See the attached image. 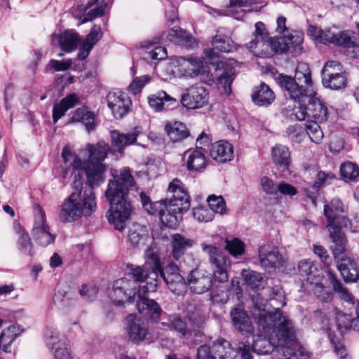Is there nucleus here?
<instances>
[{
    "instance_id": "nucleus-1",
    "label": "nucleus",
    "mask_w": 359,
    "mask_h": 359,
    "mask_svg": "<svg viewBox=\"0 0 359 359\" xmlns=\"http://www.w3.org/2000/svg\"><path fill=\"white\" fill-rule=\"evenodd\" d=\"M135 187L134 178L128 168H123L119 175L108 182L104 194L110 205L107 219L118 231H122L130 219L132 206L128 200V191Z\"/></svg>"
},
{
    "instance_id": "nucleus-2",
    "label": "nucleus",
    "mask_w": 359,
    "mask_h": 359,
    "mask_svg": "<svg viewBox=\"0 0 359 359\" xmlns=\"http://www.w3.org/2000/svg\"><path fill=\"white\" fill-rule=\"evenodd\" d=\"M140 197L148 213L154 215L158 211L162 224L169 228L177 227L182 220L181 215L190 208V196L184 184L178 179L170 182L168 198L164 201L151 204L149 198L144 193L140 194Z\"/></svg>"
},
{
    "instance_id": "nucleus-3",
    "label": "nucleus",
    "mask_w": 359,
    "mask_h": 359,
    "mask_svg": "<svg viewBox=\"0 0 359 359\" xmlns=\"http://www.w3.org/2000/svg\"><path fill=\"white\" fill-rule=\"evenodd\" d=\"M255 309L259 313L254 316L258 325L262 327V332L270 337L278 346L286 347L295 345L297 341V330L290 318L283 313L278 308L273 311L266 312L264 304L255 303Z\"/></svg>"
},
{
    "instance_id": "nucleus-4",
    "label": "nucleus",
    "mask_w": 359,
    "mask_h": 359,
    "mask_svg": "<svg viewBox=\"0 0 359 359\" xmlns=\"http://www.w3.org/2000/svg\"><path fill=\"white\" fill-rule=\"evenodd\" d=\"M72 188L74 191L65 199L60 205L58 217L63 223H71L80 219L82 217H89L96 210L97 205L94 191L83 189V178L78 173L75 175Z\"/></svg>"
},
{
    "instance_id": "nucleus-5",
    "label": "nucleus",
    "mask_w": 359,
    "mask_h": 359,
    "mask_svg": "<svg viewBox=\"0 0 359 359\" xmlns=\"http://www.w3.org/2000/svg\"><path fill=\"white\" fill-rule=\"evenodd\" d=\"M279 80L280 84L287 93L285 95L292 100L308 99L315 92L309 66L305 62L298 63L294 78L281 75Z\"/></svg>"
},
{
    "instance_id": "nucleus-6",
    "label": "nucleus",
    "mask_w": 359,
    "mask_h": 359,
    "mask_svg": "<svg viewBox=\"0 0 359 359\" xmlns=\"http://www.w3.org/2000/svg\"><path fill=\"white\" fill-rule=\"evenodd\" d=\"M61 156L66 167L69 166L74 170L85 172L86 184L90 187L88 189L93 191L95 187H98L104 182L106 167L103 163L83 161L72 153L67 145L63 147Z\"/></svg>"
},
{
    "instance_id": "nucleus-7",
    "label": "nucleus",
    "mask_w": 359,
    "mask_h": 359,
    "mask_svg": "<svg viewBox=\"0 0 359 359\" xmlns=\"http://www.w3.org/2000/svg\"><path fill=\"white\" fill-rule=\"evenodd\" d=\"M32 235L36 243L42 247L53 243L56 238V234L50 231L47 223L45 212L39 205L34 208Z\"/></svg>"
},
{
    "instance_id": "nucleus-8",
    "label": "nucleus",
    "mask_w": 359,
    "mask_h": 359,
    "mask_svg": "<svg viewBox=\"0 0 359 359\" xmlns=\"http://www.w3.org/2000/svg\"><path fill=\"white\" fill-rule=\"evenodd\" d=\"M323 86L332 90H340L346 86L347 78L340 63L336 61L327 62L322 71Z\"/></svg>"
},
{
    "instance_id": "nucleus-9",
    "label": "nucleus",
    "mask_w": 359,
    "mask_h": 359,
    "mask_svg": "<svg viewBox=\"0 0 359 359\" xmlns=\"http://www.w3.org/2000/svg\"><path fill=\"white\" fill-rule=\"evenodd\" d=\"M202 250L209 256V261L212 266L213 277L215 281L224 283L228 280V258L223 255L219 250L212 245L203 243Z\"/></svg>"
},
{
    "instance_id": "nucleus-10",
    "label": "nucleus",
    "mask_w": 359,
    "mask_h": 359,
    "mask_svg": "<svg viewBox=\"0 0 359 359\" xmlns=\"http://www.w3.org/2000/svg\"><path fill=\"white\" fill-rule=\"evenodd\" d=\"M137 292L135 282L125 277L114 282L109 296L114 304L121 306L124 302L134 301L137 298Z\"/></svg>"
},
{
    "instance_id": "nucleus-11",
    "label": "nucleus",
    "mask_w": 359,
    "mask_h": 359,
    "mask_svg": "<svg viewBox=\"0 0 359 359\" xmlns=\"http://www.w3.org/2000/svg\"><path fill=\"white\" fill-rule=\"evenodd\" d=\"M45 341L50 351L52 359H79L71 355L64 337L57 330L47 328L45 332Z\"/></svg>"
},
{
    "instance_id": "nucleus-12",
    "label": "nucleus",
    "mask_w": 359,
    "mask_h": 359,
    "mask_svg": "<svg viewBox=\"0 0 359 359\" xmlns=\"http://www.w3.org/2000/svg\"><path fill=\"white\" fill-rule=\"evenodd\" d=\"M173 70L179 77L194 78L200 74L205 65L203 57H178L173 60Z\"/></svg>"
},
{
    "instance_id": "nucleus-13",
    "label": "nucleus",
    "mask_w": 359,
    "mask_h": 359,
    "mask_svg": "<svg viewBox=\"0 0 359 359\" xmlns=\"http://www.w3.org/2000/svg\"><path fill=\"white\" fill-rule=\"evenodd\" d=\"M255 30L253 33L255 39L247 43L245 46L257 56H266L268 48L271 46L269 34L263 22H257L255 23Z\"/></svg>"
},
{
    "instance_id": "nucleus-14",
    "label": "nucleus",
    "mask_w": 359,
    "mask_h": 359,
    "mask_svg": "<svg viewBox=\"0 0 359 359\" xmlns=\"http://www.w3.org/2000/svg\"><path fill=\"white\" fill-rule=\"evenodd\" d=\"M145 264L150 269L151 281L142 287L144 291H156L158 284V273L163 270L158 255V250L156 246H151L145 251Z\"/></svg>"
},
{
    "instance_id": "nucleus-15",
    "label": "nucleus",
    "mask_w": 359,
    "mask_h": 359,
    "mask_svg": "<svg viewBox=\"0 0 359 359\" xmlns=\"http://www.w3.org/2000/svg\"><path fill=\"white\" fill-rule=\"evenodd\" d=\"M107 105L116 118H121L128 113L132 104L128 95L121 91L109 92L106 97Z\"/></svg>"
},
{
    "instance_id": "nucleus-16",
    "label": "nucleus",
    "mask_w": 359,
    "mask_h": 359,
    "mask_svg": "<svg viewBox=\"0 0 359 359\" xmlns=\"http://www.w3.org/2000/svg\"><path fill=\"white\" fill-rule=\"evenodd\" d=\"M234 63L233 60H229L228 61H219L216 65L217 84L219 88H223L224 92L227 95L231 92V86L235 77Z\"/></svg>"
},
{
    "instance_id": "nucleus-17",
    "label": "nucleus",
    "mask_w": 359,
    "mask_h": 359,
    "mask_svg": "<svg viewBox=\"0 0 359 359\" xmlns=\"http://www.w3.org/2000/svg\"><path fill=\"white\" fill-rule=\"evenodd\" d=\"M140 286L137 292V308L139 312L144 316L149 318L151 320H157L162 312V309L159 304L154 300L147 298L144 295L148 292H152L151 290L144 291Z\"/></svg>"
},
{
    "instance_id": "nucleus-18",
    "label": "nucleus",
    "mask_w": 359,
    "mask_h": 359,
    "mask_svg": "<svg viewBox=\"0 0 359 359\" xmlns=\"http://www.w3.org/2000/svg\"><path fill=\"white\" fill-rule=\"evenodd\" d=\"M187 285L191 292L196 294H203L211 288L212 278L207 271L195 269L191 271L187 277Z\"/></svg>"
},
{
    "instance_id": "nucleus-19",
    "label": "nucleus",
    "mask_w": 359,
    "mask_h": 359,
    "mask_svg": "<svg viewBox=\"0 0 359 359\" xmlns=\"http://www.w3.org/2000/svg\"><path fill=\"white\" fill-rule=\"evenodd\" d=\"M126 332L129 339L136 344L142 342L149 333L144 321L133 313L126 318Z\"/></svg>"
},
{
    "instance_id": "nucleus-20",
    "label": "nucleus",
    "mask_w": 359,
    "mask_h": 359,
    "mask_svg": "<svg viewBox=\"0 0 359 359\" xmlns=\"http://www.w3.org/2000/svg\"><path fill=\"white\" fill-rule=\"evenodd\" d=\"M179 271L176 264H170L158 273V277L163 278L170 290L175 294L181 293L186 287L184 279Z\"/></svg>"
},
{
    "instance_id": "nucleus-21",
    "label": "nucleus",
    "mask_w": 359,
    "mask_h": 359,
    "mask_svg": "<svg viewBox=\"0 0 359 359\" xmlns=\"http://www.w3.org/2000/svg\"><path fill=\"white\" fill-rule=\"evenodd\" d=\"M180 102L187 109L201 108L208 102V93L203 86H191L182 95Z\"/></svg>"
},
{
    "instance_id": "nucleus-22",
    "label": "nucleus",
    "mask_w": 359,
    "mask_h": 359,
    "mask_svg": "<svg viewBox=\"0 0 359 359\" xmlns=\"http://www.w3.org/2000/svg\"><path fill=\"white\" fill-rule=\"evenodd\" d=\"M259 260L265 269L278 268L282 266L283 259L278 249L270 245H264L259 248Z\"/></svg>"
},
{
    "instance_id": "nucleus-23",
    "label": "nucleus",
    "mask_w": 359,
    "mask_h": 359,
    "mask_svg": "<svg viewBox=\"0 0 359 359\" xmlns=\"http://www.w3.org/2000/svg\"><path fill=\"white\" fill-rule=\"evenodd\" d=\"M337 266L345 282L354 283L359 278L358 264L353 258L342 255L337 258Z\"/></svg>"
},
{
    "instance_id": "nucleus-24",
    "label": "nucleus",
    "mask_w": 359,
    "mask_h": 359,
    "mask_svg": "<svg viewBox=\"0 0 359 359\" xmlns=\"http://www.w3.org/2000/svg\"><path fill=\"white\" fill-rule=\"evenodd\" d=\"M299 102H308L309 117L318 123H324L328 118V109L325 104L316 97V93L314 92L311 97L308 99L302 98L298 100Z\"/></svg>"
},
{
    "instance_id": "nucleus-25",
    "label": "nucleus",
    "mask_w": 359,
    "mask_h": 359,
    "mask_svg": "<svg viewBox=\"0 0 359 359\" xmlns=\"http://www.w3.org/2000/svg\"><path fill=\"white\" fill-rule=\"evenodd\" d=\"M324 215L327 220V225L332 227L342 226L341 214L344 212V205L339 198L332 199L330 203L324 205Z\"/></svg>"
},
{
    "instance_id": "nucleus-26",
    "label": "nucleus",
    "mask_w": 359,
    "mask_h": 359,
    "mask_svg": "<svg viewBox=\"0 0 359 359\" xmlns=\"http://www.w3.org/2000/svg\"><path fill=\"white\" fill-rule=\"evenodd\" d=\"M326 228L329 231L330 238L332 243L330 248L334 258L344 255L343 254L346 248L347 241L345 234L341 231L343 226L332 227L331 225H327Z\"/></svg>"
},
{
    "instance_id": "nucleus-27",
    "label": "nucleus",
    "mask_w": 359,
    "mask_h": 359,
    "mask_svg": "<svg viewBox=\"0 0 359 359\" xmlns=\"http://www.w3.org/2000/svg\"><path fill=\"white\" fill-rule=\"evenodd\" d=\"M51 40L53 43L57 41L60 48L67 53L76 49L81 42L79 34L73 30H67L60 34H54Z\"/></svg>"
},
{
    "instance_id": "nucleus-28",
    "label": "nucleus",
    "mask_w": 359,
    "mask_h": 359,
    "mask_svg": "<svg viewBox=\"0 0 359 359\" xmlns=\"http://www.w3.org/2000/svg\"><path fill=\"white\" fill-rule=\"evenodd\" d=\"M210 154L217 161H229L233 157V147L229 142L220 140L211 145Z\"/></svg>"
},
{
    "instance_id": "nucleus-29",
    "label": "nucleus",
    "mask_w": 359,
    "mask_h": 359,
    "mask_svg": "<svg viewBox=\"0 0 359 359\" xmlns=\"http://www.w3.org/2000/svg\"><path fill=\"white\" fill-rule=\"evenodd\" d=\"M95 116L94 112L90 111L87 107L77 108L73 113L70 119V123H81L88 132L95 130Z\"/></svg>"
},
{
    "instance_id": "nucleus-30",
    "label": "nucleus",
    "mask_w": 359,
    "mask_h": 359,
    "mask_svg": "<svg viewBox=\"0 0 359 359\" xmlns=\"http://www.w3.org/2000/svg\"><path fill=\"white\" fill-rule=\"evenodd\" d=\"M194 241L180 233L171 236L172 255L174 259L179 260L185 252L192 248Z\"/></svg>"
},
{
    "instance_id": "nucleus-31",
    "label": "nucleus",
    "mask_w": 359,
    "mask_h": 359,
    "mask_svg": "<svg viewBox=\"0 0 359 359\" xmlns=\"http://www.w3.org/2000/svg\"><path fill=\"white\" fill-rule=\"evenodd\" d=\"M169 41L188 48L198 46V41L190 34L180 27L171 29L168 34Z\"/></svg>"
},
{
    "instance_id": "nucleus-32",
    "label": "nucleus",
    "mask_w": 359,
    "mask_h": 359,
    "mask_svg": "<svg viewBox=\"0 0 359 359\" xmlns=\"http://www.w3.org/2000/svg\"><path fill=\"white\" fill-rule=\"evenodd\" d=\"M187 158V166L189 170L200 172L207 165L204 151L201 149H189L184 153Z\"/></svg>"
},
{
    "instance_id": "nucleus-33",
    "label": "nucleus",
    "mask_w": 359,
    "mask_h": 359,
    "mask_svg": "<svg viewBox=\"0 0 359 359\" xmlns=\"http://www.w3.org/2000/svg\"><path fill=\"white\" fill-rule=\"evenodd\" d=\"M112 146L116 148L117 151L121 152L127 146L134 144L138 136V132L136 130L125 134L118 130H112L110 132Z\"/></svg>"
},
{
    "instance_id": "nucleus-34",
    "label": "nucleus",
    "mask_w": 359,
    "mask_h": 359,
    "mask_svg": "<svg viewBox=\"0 0 359 359\" xmlns=\"http://www.w3.org/2000/svg\"><path fill=\"white\" fill-rule=\"evenodd\" d=\"M272 161L282 172L288 169L290 165V152L284 145L277 144L271 149Z\"/></svg>"
},
{
    "instance_id": "nucleus-35",
    "label": "nucleus",
    "mask_w": 359,
    "mask_h": 359,
    "mask_svg": "<svg viewBox=\"0 0 359 359\" xmlns=\"http://www.w3.org/2000/svg\"><path fill=\"white\" fill-rule=\"evenodd\" d=\"M102 32L101 28L98 25H94L89 34L86 36L85 40L81 43L80 51L78 54V57L80 60L86 59L94 45L101 39Z\"/></svg>"
},
{
    "instance_id": "nucleus-36",
    "label": "nucleus",
    "mask_w": 359,
    "mask_h": 359,
    "mask_svg": "<svg viewBox=\"0 0 359 359\" xmlns=\"http://www.w3.org/2000/svg\"><path fill=\"white\" fill-rule=\"evenodd\" d=\"M334 179V175L332 173H326L319 171L316 175L314 184L310 187L306 189L308 197L311 200L312 203L316 205V194L320 189L330 184Z\"/></svg>"
},
{
    "instance_id": "nucleus-37",
    "label": "nucleus",
    "mask_w": 359,
    "mask_h": 359,
    "mask_svg": "<svg viewBox=\"0 0 359 359\" xmlns=\"http://www.w3.org/2000/svg\"><path fill=\"white\" fill-rule=\"evenodd\" d=\"M231 320L236 330L243 333H250L253 327L250 317L240 308H235L231 312Z\"/></svg>"
},
{
    "instance_id": "nucleus-38",
    "label": "nucleus",
    "mask_w": 359,
    "mask_h": 359,
    "mask_svg": "<svg viewBox=\"0 0 359 359\" xmlns=\"http://www.w3.org/2000/svg\"><path fill=\"white\" fill-rule=\"evenodd\" d=\"M275 95L272 90L265 83L257 86L252 94V102L260 107H267L274 100Z\"/></svg>"
},
{
    "instance_id": "nucleus-39",
    "label": "nucleus",
    "mask_w": 359,
    "mask_h": 359,
    "mask_svg": "<svg viewBox=\"0 0 359 359\" xmlns=\"http://www.w3.org/2000/svg\"><path fill=\"white\" fill-rule=\"evenodd\" d=\"M259 332L252 344V351L257 355H268L272 353L274 347V342L270 337L266 336L262 331V328L259 325Z\"/></svg>"
},
{
    "instance_id": "nucleus-40",
    "label": "nucleus",
    "mask_w": 359,
    "mask_h": 359,
    "mask_svg": "<svg viewBox=\"0 0 359 359\" xmlns=\"http://www.w3.org/2000/svg\"><path fill=\"white\" fill-rule=\"evenodd\" d=\"M128 238L133 247L144 245L149 238L148 230L144 226L134 224L129 229Z\"/></svg>"
},
{
    "instance_id": "nucleus-41",
    "label": "nucleus",
    "mask_w": 359,
    "mask_h": 359,
    "mask_svg": "<svg viewBox=\"0 0 359 359\" xmlns=\"http://www.w3.org/2000/svg\"><path fill=\"white\" fill-rule=\"evenodd\" d=\"M106 8L104 0H93L89 1L86 6L80 8L81 11L86 13L82 23L87 22L93 19L103 15Z\"/></svg>"
},
{
    "instance_id": "nucleus-42",
    "label": "nucleus",
    "mask_w": 359,
    "mask_h": 359,
    "mask_svg": "<svg viewBox=\"0 0 359 359\" xmlns=\"http://www.w3.org/2000/svg\"><path fill=\"white\" fill-rule=\"evenodd\" d=\"M127 276L128 278L130 280V281H135L136 284V288L140 286H143L144 285H140L139 283H143L147 280V283L149 282L147 280L151 279L152 276L151 275V271L149 270H146L144 268L135 265H128L127 266ZM147 285V283L144 285Z\"/></svg>"
},
{
    "instance_id": "nucleus-43",
    "label": "nucleus",
    "mask_w": 359,
    "mask_h": 359,
    "mask_svg": "<svg viewBox=\"0 0 359 359\" xmlns=\"http://www.w3.org/2000/svg\"><path fill=\"white\" fill-rule=\"evenodd\" d=\"M86 149L89 153V159L86 162H101L105 159L109 150V147L104 142H98L97 144H88Z\"/></svg>"
},
{
    "instance_id": "nucleus-44",
    "label": "nucleus",
    "mask_w": 359,
    "mask_h": 359,
    "mask_svg": "<svg viewBox=\"0 0 359 359\" xmlns=\"http://www.w3.org/2000/svg\"><path fill=\"white\" fill-rule=\"evenodd\" d=\"M299 271L303 279L310 283H314L319 276L316 264L311 260H302L298 265Z\"/></svg>"
},
{
    "instance_id": "nucleus-45",
    "label": "nucleus",
    "mask_w": 359,
    "mask_h": 359,
    "mask_svg": "<svg viewBox=\"0 0 359 359\" xmlns=\"http://www.w3.org/2000/svg\"><path fill=\"white\" fill-rule=\"evenodd\" d=\"M214 354L217 355L219 359H233L235 357V351L231 347L230 343L223 339L215 341L212 346Z\"/></svg>"
},
{
    "instance_id": "nucleus-46",
    "label": "nucleus",
    "mask_w": 359,
    "mask_h": 359,
    "mask_svg": "<svg viewBox=\"0 0 359 359\" xmlns=\"http://www.w3.org/2000/svg\"><path fill=\"white\" fill-rule=\"evenodd\" d=\"M329 280L332 284V289L338 297L346 302L355 304V299L348 290L343 285V284L336 278L334 274L329 272Z\"/></svg>"
},
{
    "instance_id": "nucleus-47",
    "label": "nucleus",
    "mask_w": 359,
    "mask_h": 359,
    "mask_svg": "<svg viewBox=\"0 0 359 359\" xmlns=\"http://www.w3.org/2000/svg\"><path fill=\"white\" fill-rule=\"evenodd\" d=\"M18 334V328L15 325L4 329L0 334V348L6 353H11V344Z\"/></svg>"
},
{
    "instance_id": "nucleus-48",
    "label": "nucleus",
    "mask_w": 359,
    "mask_h": 359,
    "mask_svg": "<svg viewBox=\"0 0 359 359\" xmlns=\"http://www.w3.org/2000/svg\"><path fill=\"white\" fill-rule=\"evenodd\" d=\"M165 130L170 141L178 142L189 135V131L186 126L181 122H175L172 124L167 125Z\"/></svg>"
},
{
    "instance_id": "nucleus-49",
    "label": "nucleus",
    "mask_w": 359,
    "mask_h": 359,
    "mask_svg": "<svg viewBox=\"0 0 359 359\" xmlns=\"http://www.w3.org/2000/svg\"><path fill=\"white\" fill-rule=\"evenodd\" d=\"M163 325L175 331L180 337H184L190 333L187 322L179 316H170L168 322L163 323Z\"/></svg>"
},
{
    "instance_id": "nucleus-50",
    "label": "nucleus",
    "mask_w": 359,
    "mask_h": 359,
    "mask_svg": "<svg viewBox=\"0 0 359 359\" xmlns=\"http://www.w3.org/2000/svg\"><path fill=\"white\" fill-rule=\"evenodd\" d=\"M242 276L245 283L254 290L264 288L265 283L262 273L249 270H243Z\"/></svg>"
},
{
    "instance_id": "nucleus-51",
    "label": "nucleus",
    "mask_w": 359,
    "mask_h": 359,
    "mask_svg": "<svg viewBox=\"0 0 359 359\" xmlns=\"http://www.w3.org/2000/svg\"><path fill=\"white\" fill-rule=\"evenodd\" d=\"M285 359H309L311 353L304 346H299L297 343L293 346H288L283 350Z\"/></svg>"
},
{
    "instance_id": "nucleus-52",
    "label": "nucleus",
    "mask_w": 359,
    "mask_h": 359,
    "mask_svg": "<svg viewBox=\"0 0 359 359\" xmlns=\"http://www.w3.org/2000/svg\"><path fill=\"white\" fill-rule=\"evenodd\" d=\"M175 102V99L170 97L163 90H161L148 97L149 106L156 111L162 110L165 102L172 103Z\"/></svg>"
},
{
    "instance_id": "nucleus-53",
    "label": "nucleus",
    "mask_w": 359,
    "mask_h": 359,
    "mask_svg": "<svg viewBox=\"0 0 359 359\" xmlns=\"http://www.w3.org/2000/svg\"><path fill=\"white\" fill-rule=\"evenodd\" d=\"M18 234L19 238L17 242L18 250L24 255L32 256L34 255V245L29 233L25 229L20 228Z\"/></svg>"
},
{
    "instance_id": "nucleus-54",
    "label": "nucleus",
    "mask_w": 359,
    "mask_h": 359,
    "mask_svg": "<svg viewBox=\"0 0 359 359\" xmlns=\"http://www.w3.org/2000/svg\"><path fill=\"white\" fill-rule=\"evenodd\" d=\"M319 123L318 121H307L304 127L305 134L306 133L311 140L316 144H319L324 137Z\"/></svg>"
},
{
    "instance_id": "nucleus-55",
    "label": "nucleus",
    "mask_w": 359,
    "mask_h": 359,
    "mask_svg": "<svg viewBox=\"0 0 359 359\" xmlns=\"http://www.w3.org/2000/svg\"><path fill=\"white\" fill-rule=\"evenodd\" d=\"M212 46L217 52L228 53L236 49V46L233 41L229 38H224L218 35L213 37Z\"/></svg>"
},
{
    "instance_id": "nucleus-56",
    "label": "nucleus",
    "mask_w": 359,
    "mask_h": 359,
    "mask_svg": "<svg viewBox=\"0 0 359 359\" xmlns=\"http://www.w3.org/2000/svg\"><path fill=\"white\" fill-rule=\"evenodd\" d=\"M207 202L209 205V210L212 211V213H218L224 215L226 212V203L224 198L221 196L211 195L207 198Z\"/></svg>"
},
{
    "instance_id": "nucleus-57",
    "label": "nucleus",
    "mask_w": 359,
    "mask_h": 359,
    "mask_svg": "<svg viewBox=\"0 0 359 359\" xmlns=\"http://www.w3.org/2000/svg\"><path fill=\"white\" fill-rule=\"evenodd\" d=\"M226 249L234 257H239L245 252V245L238 238L226 241Z\"/></svg>"
},
{
    "instance_id": "nucleus-58",
    "label": "nucleus",
    "mask_w": 359,
    "mask_h": 359,
    "mask_svg": "<svg viewBox=\"0 0 359 359\" xmlns=\"http://www.w3.org/2000/svg\"><path fill=\"white\" fill-rule=\"evenodd\" d=\"M193 217L199 222H208L213 219L214 214L208 208L199 206L192 210Z\"/></svg>"
},
{
    "instance_id": "nucleus-59",
    "label": "nucleus",
    "mask_w": 359,
    "mask_h": 359,
    "mask_svg": "<svg viewBox=\"0 0 359 359\" xmlns=\"http://www.w3.org/2000/svg\"><path fill=\"white\" fill-rule=\"evenodd\" d=\"M340 172L344 177L351 180L359 176V168L355 163L351 162L343 163L341 165Z\"/></svg>"
},
{
    "instance_id": "nucleus-60",
    "label": "nucleus",
    "mask_w": 359,
    "mask_h": 359,
    "mask_svg": "<svg viewBox=\"0 0 359 359\" xmlns=\"http://www.w3.org/2000/svg\"><path fill=\"white\" fill-rule=\"evenodd\" d=\"M286 133L288 137L296 142H301L306 136L304 128L299 124L289 126Z\"/></svg>"
},
{
    "instance_id": "nucleus-61",
    "label": "nucleus",
    "mask_w": 359,
    "mask_h": 359,
    "mask_svg": "<svg viewBox=\"0 0 359 359\" xmlns=\"http://www.w3.org/2000/svg\"><path fill=\"white\" fill-rule=\"evenodd\" d=\"M333 43L345 48L353 46L359 50V47L353 45L351 38L347 32H340L335 34L333 39Z\"/></svg>"
},
{
    "instance_id": "nucleus-62",
    "label": "nucleus",
    "mask_w": 359,
    "mask_h": 359,
    "mask_svg": "<svg viewBox=\"0 0 359 359\" xmlns=\"http://www.w3.org/2000/svg\"><path fill=\"white\" fill-rule=\"evenodd\" d=\"M336 322L337 327L341 331L343 330H351L352 318L339 310H336Z\"/></svg>"
},
{
    "instance_id": "nucleus-63",
    "label": "nucleus",
    "mask_w": 359,
    "mask_h": 359,
    "mask_svg": "<svg viewBox=\"0 0 359 359\" xmlns=\"http://www.w3.org/2000/svg\"><path fill=\"white\" fill-rule=\"evenodd\" d=\"M149 81L150 76L148 75L135 78L128 87L129 91L133 95L137 94L141 91L144 85L149 82Z\"/></svg>"
},
{
    "instance_id": "nucleus-64",
    "label": "nucleus",
    "mask_w": 359,
    "mask_h": 359,
    "mask_svg": "<svg viewBox=\"0 0 359 359\" xmlns=\"http://www.w3.org/2000/svg\"><path fill=\"white\" fill-rule=\"evenodd\" d=\"M270 301L274 302L272 304L273 306H277L276 308H280L278 306H283L286 304L285 301L284 292L282 288L279 287H274L271 288V293L270 294Z\"/></svg>"
}]
</instances>
